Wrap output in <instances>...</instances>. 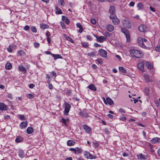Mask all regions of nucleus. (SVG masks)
I'll return each instance as SVG.
<instances>
[{"mask_svg":"<svg viewBox=\"0 0 160 160\" xmlns=\"http://www.w3.org/2000/svg\"><path fill=\"white\" fill-rule=\"evenodd\" d=\"M137 7L139 9H142L143 8V5L142 3L139 2L138 4Z\"/></svg>","mask_w":160,"mask_h":160,"instance_id":"58836bf2","label":"nucleus"},{"mask_svg":"<svg viewBox=\"0 0 160 160\" xmlns=\"http://www.w3.org/2000/svg\"><path fill=\"white\" fill-rule=\"evenodd\" d=\"M8 51L10 52H11L12 51V46L10 45L7 48Z\"/></svg>","mask_w":160,"mask_h":160,"instance_id":"ea45409f","label":"nucleus"},{"mask_svg":"<svg viewBox=\"0 0 160 160\" xmlns=\"http://www.w3.org/2000/svg\"><path fill=\"white\" fill-rule=\"evenodd\" d=\"M22 140V138L21 137H18L15 139V141L19 143Z\"/></svg>","mask_w":160,"mask_h":160,"instance_id":"72a5a7b5","label":"nucleus"},{"mask_svg":"<svg viewBox=\"0 0 160 160\" xmlns=\"http://www.w3.org/2000/svg\"><path fill=\"white\" fill-rule=\"evenodd\" d=\"M61 122H63L64 124L66 125V120L64 118H62V119Z\"/></svg>","mask_w":160,"mask_h":160,"instance_id":"bf43d9fd","label":"nucleus"},{"mask_svg":"<svg viewBox=\"0 0 160 160\" xmlns=\"http://www.w3.org/2000/svg\"><path fill=\"white\" fill-rule=\"evenodd\" d=\"M109 12L110 13H115V8L113 6H110L109 9Z\"/></svg>","mask_w":160,"mask_h":160,"instance_id":"2f4dec72","label":"nucleus"},{"mask_svg":"<svg viewBox=\"0 0 160 160\" xmlns=\"http://www.w3.org/2000/svg\"><path fill=\"white\" fill-rule=\"evenodd\" d=\"M35 85L33 84H30L29 85V87L30 88H32Z\"/></svg>","mask_w":160,"mask_h":160,"instance_id":"774afa93","label":"nucleus"},{"mask_svg":"<svg viewBox=\"0 0 160 160\" xmlns=\"http://www.w3.org/2000/svg\"><path fill=\"white\" fill-rule=\"evenodd\" d=\"M83 127L86 132L88 134H90L91 131V128L87 125H83Z\"/></svg>","mask_w":160,"mask_h":160,"instance_id":"9b49d317","label":"nucleus"},{"mask_svg":"<svg viewBox=\"0 0 160 160\" xmlns=\"http://www.w3.org/2000/svg\"><path fill=\"white\" fill-rule=\"evenodd\" d=\"M76 150L77 152L78 153H80L82 152V149L81 148L77 147L76 148Z\"/></svg>","mask_w":160,"mask_h":160,"instance_id":"c03bdc74","label":"nucleus"},{"mask_svg":"<svg viewBox=\"0 0 160 160\" xmlns=\"http://www.w3.org/2000/svg\"><path fill=\"white\" fill-rule=\"evenodd\" d=\"M33 129L32 127H29L26 130L27 133L29 134H32L33 132Z\"/></svg>","mask_w":160,"mask_h":160,"instance_id":"a211bd4d","label":"nucleus"},{"mask_svg":"<svg viewBox=\"0 0 160 160\" xmlns=\"http://www.w3.org/2000/svg\"><path fill=\"white\" fill-rule=\"evenodd\" d=\"M86 37L88 40L91 41L92 40V37L90 35H87Z\"/></svg>","mask_w":160,"mask_h":160,"instance_id":"4d7b16f0","label":"nucleus"},{"mask_svg":"<svg viewBox=\"0 0 160 160\" xmlns=\"http://www.w3.org/2000/svg\"><path fill=\"white\" fill-rule=\"evenodd\" d=\"M112 20V23L114 25H117L119 23V20L117 17Z\"/></svg>","mask_w":160,"mask_h":160,"instance_id":"5701e85b","label":"nucleus"},{"mask_svg":"<svg viewBox=\"0 0 160 160\" xmlns=\"http://www.w3.org/2000/svg\"><path fill=\"white\" fill-rule=\"evenodd\" d=\"M18 116L20 119L22 121L25 120L26 119L25 116L23 115H19Z\"/></svg>","mask_w":160,"mask_h":160,"instance_id":"f704fd0d","label":"nucleus"},{"mask_svg":"<svg viewBox=\"0 0 160 160\" xmlns=\"http://www.w3.org/2000/svg\"><path fill=\"white\" fill-rule=\"evenodd\" d=\"M8 109L7 106L3 103L0 102V110L6 111Z\"/></svg>","mask_w":160,"mask_h":160,"instance_id":"ddd939ff","label":"nucleus"},{"mask_svg":"<svg viewBox=\"0 0 160 160\" xmlns=\"http://www.w3.org/2000/svg\"><path fill=\"white\" fill-rule=\"evenodd\" d=\"M60 25L62 28L65 29L66 28V26L64 22H61Z\"/></svg>","mask_w":160,"mask_h":160,"instance_id":"49530a36","label":"nucleus"},{"mask_svg":"<svg viewBox=\"0 0 160 160\" xmlns=\"http://www.w3.org/2000/svg\"><path fill=\"white\" fill-rule=\"evenodd\" d=\"M151 142L152 143L160 142V138H154L151 140Z\"/></svg>","mask_w":160,"mask_h":160,"instance_id":"2eb2a0df","label":"nucleus"},{"mask_svg":"<svg viewBox=\"0 0 160 160\" xmlns=\"http://www.w3.org/2000/svg\"><path fill=\"white\" fill-rule=\"evenodd\" d=\"M65 109L63 112L64 114L67 116L68 115L70 110L71 108V106L67 102H64Z\"/></svg>","mask_w":160,"mask_h":160,"instance_id":"20e7f679","label":"nucleus"},{"mask_svg":"<svg viewBox=\"0 0 160 160\" xmlns=\"http://www.w3.org/2000/svg\"><path fill=\"white\" fill-rule=\"evenodd\" d=\"M18 53L19 55L22 56L25 54V52L22 50H20L18 52Z\"/></svg>","mask_w":160,"mask_h":160,"instance_id":"7c9ffc66","label":"nucleus"},{"mask_svg":"<svg viewBox=\"0 0 160 160\" xmlns=\"http://www.w3.org/2000/svg\"><path fill=\"white\" fill-rule=\"evenodd\" d=\"M79 114L82 117H87L88 116L87 114L86 113L83 112H79Z\"/></svg>","mask_w":160,"mask_h":160,"instance_id":"4c0bfd02","label":"nucleus"},{"mask_svg":"<svg viewBox=\"0 0 160 160\" xmlns=\"http://www.w3.org/2000/svg\"><path fill=\"white\" fill-rule=\"evenodd\" d=\"M83 155L87 159H92L96 158L95 156L91 154L89 152H84L83 153Z\"/></svg>","mask_w":160,"mask_h":160,"instance_id":"0eeeda50","label":"nucleus"},{"mask_svg":"<svg viewBox=\"0 0 160 160\" xmlns=\"http://www.w3.org/2000/svg\"><path fill=\"white\" fill-rule=\"evenodd\" d=\"M18 155L21 158H22L24 157V154L23 151L21 150H19L18 152Z\"/></svg>","mask_w":160,"mask_h":160,"instance_id":"a878e982","label":"nucleus"},{"mask_svg":"<svg viewBox=\"0 0 160 160\" xmlns=\"http://www.w3.org/2000/svg\"><path fill=\"white\" fill-rule=\"evenodd\" d=\"M5 68L6 69L9 70L12 68V65L10 63L7 62Z\"/></svg>","mask_w":160,"mask_h":160,"instance_id":"cd10ccee","label":"nucleus"},{"mask_svg":"<svg viewBox=\"0 0 160 160\" xmlns=\"http://www.w3.org/2000/svg\"><path fill=\"white\" fill-rule=\"evenodd\" d=\"M97 52H92L89 53H88L87 55L88 56L90 57H93L95 56Z\"/></svg>","mask_w":160,"mask_h":160,"instance_id":"c756f323","label":"nucleus"},{"mask_svg":"<svg viewBox=\"0 0 160 160\" xmlns=\"http://www.w3.org/2000/svg\"><path fill=\"white\" fill-rule=\"evenodd\" d=\"M81 44L84 48H87L88 47V44L86 42H82Z\"/></svg>","mask_w":160,"mask_h":160,"instance_id":"603ef678","label":"nucleus"},{"mask_svg":"<svg viewBox=\"0 0 160 160\" xmlns=\"http://www.w3.org/2000/svg\"><path fill=\"white\" fill-rule=\"evenodd\" d=\"M96 38L97 42L100 43L102 42L106 39V38L103 36L96 37Z\"/></svg>","mask_w":160,"mask_h":160,"instance_id":"9d476101","label":"nucleus"},{"mask_svg":"<svg viewBox=\"0 0 160 160\" xmlns=\"http://www.w3.org/2000/svg\"><path fill=\"white\" fill-rule=\"evenodd\" d=\"M19 69L20 71L23 72L26 71V69L22 66L20 65L19 67Z\"/></svg>","mask_w":160,"mask_h":160,"instance_id":"473e14b6","label":"nucleus"},{"mask_svg":"<svg viewBox=\"0 0 160 160\" xmlns=\"http://www.w3.org/2000/svg\"><path fill=\"white\" fill-rule=\"evenodd\" d=\"M155 50L158 52H160V45H158L155 48Z\"/></svg>","mask_w":160,"mask_h":160,"instance_id":"864d4df0","label":"nucleus"},{"mask_svg":"<svg viewBox=\"0 0 160 160\" xmlns=\"http://www.w3.org/2000/svg\"><path fill=\"white\" fill-rule=\"evenodd\" d=\"M121 31L125 35L127 38V41L128 42H130V39L129 31L127 29L122 28H121Z\"/></svg>","mask_w":160,"mask_h":160,"instance_id":"7ed1b4c3","label":"nucleus"},{"mask_svg":"<svg viewBox=\"0 0 160 160\" xmlns=\"http://www.w3.org/2000/svg\"><path fill=\"white\" fill-rule=\"evenodd\" d=\"M31 29L32 31L33 32L35 33L37 32V28L35 27L32 26L31 28Z\"/></svg>","mask_w":160,"mask_h":160,"instance_id":"79ce46f5","label":"nucleus"},{"mask_svg":"<svg viewBox=\"0 0 160 160\" xmlns=\"http://www.w3.org/2000/svg\"><path fill=\"white\" fill-rule=\"evenodd\" d=\"M106 28L107 30L110 32L112 31L114 29L113 26L111 24L107 25L106 26Z\"/></svg>","mask_w":160,"mask_h":160,"instance_id":"dca6fc26","label":"nucleus"},{"mask_svg":"<svg viewBox=\"0 0 160 160\" xmlns=\"http://www.w3.org/2000/svg\"><path fill=\"white\" fill-rule=\"evenodd\" d=\"M52 56L53 57L55 60H56L57 59L62 58V56L60 54H52Z\"/></svg>","mask_w":160,"mask_h":160,"instance_id":"b1692460","label":"nucleus"},{"mask_svg":"<svg viewBox=\"0 0 160 160\" xmlns=\"http://www.w3.org/2000/svg\"><path fill=\"white\" fill-rule=\"evenodd\" d=\"M103 35L106 37H108L110 36L111 34L110 33L107 32H105L103 34Z\"/></svg>","mask_w":160,"mask_h":160,"instance_id":"37998d69","label":"nucleus"},{"mask_svg":"<svg viewBox=\"0 0 160 160\" xmlns=\"http://www.w3.org/2000/svg\"><path fill=\"white\" fill-rule=\"evenodd\" d=\"M119 71L122 73H126L127 72V71L123 67L120 66L119 67Z\"/></svg>","mask_w":160,"mask_h":160,"instance_id":"c85d7f7f","label":"nucleus"},{"mask_svg":"<svg viewBox=\"0 0 160 160\" xmlns=\"http://www.w3.org/2000/svg\"><path fill=\"white\" fill-rule=\"evenodd\" d=\"M98 53L99 55L101 57H105L107 56V52L106 51L102 49H100L98 51Z\"/></svg>","mask_w":160,"mask_h":160,"instance_id":"6e6552de","label":"nucleus"},{"mask_svg":"<svg viewBox=\"0 0 160 160\" xmlns=\"http://www.w3.org/2000/svg\"><path fill=\"white\" fill-rule=\"evenodd\" d=\"M47 40L48 42V43L50 44L51 43V38L49 37H47Z\"/></svg>","mask_w":160,"mask_h":160,"instance_id":"680f3d73","label":"nucleus"},{"mask_svg":"<svg viewBox=\"0 0 160 160\" xmlns=\"http://www.w3.org/2000/svg\"><path fill=\"white\" fill-rule=\"evenodd\" d=\"M138 42L139 46L143 48L146 47V45L147 43V40L145 38L139 37L138 39Z\"/></svg>","mask_w":160,"mask_h":160,"instance_id":"f03ea898","label":"nucleus"},{"mask_svg":"<svg viewBox=\"0 0 160 160\" xmlns=\"http://www.w3.org/2000/svg\"><path fill=\"white\" fill-rule=\"evenodd\" d=\"M139 30L141 32H144L147 31L146 26L144 24L140 25L138 28Z\"/></svg>","mask_w":160,"mask_h":160,"instance_id":"1a4fd4ad","label":"nucleus"},{"mask_svg":"<svg viewBox=\"0 0 160 160\" xmlns=\"http://www.w3.org/2000/svg\"><path fill=\"white\" fill-rule=\"evenodd\" d=\"M122 21L124 26L127 28H130L131 26V24L129 21L125 19H122Z\"/></svg>","mask_w":160,"mask_h":160,"instance_id":"423d86ee","label":"nucleus"},{"mask_svg":"<svg viewBox=\"0 0 160 160\" xmlns=\"http://www.w3.org/2000/svg\"><path fill=\"white\" fill-rule=\"evenodd\" d=\"M109 18L113 20L117 18V16L114 13H111Z\"/></svg>","mask_w":160,"mask_h":160,"instance_id":"c9c22d12","label":"nucleus"},{"mask_svg":"<svg viewBox=\"0 0 160 160\" xmlns=\"http://www.w3.org/2000/svg\"><path fill=\"white\" fill-rule=\"evenodd\" d=\"M58 2L62 6H63L64 5V3L63 0H58Z\"/></svg>","mask_w":160,"mask_h":160,"instance_id":"a19ab883","label":"nucleus"},{"mask_svg":"<svg viewBox=\"0 0 160 160\" xmlns=\"http://www.w3.org/2000/svg\"><path fill=\"white\" fill-rule=\"evenodd\" d=\"M145 62V60H143L140 62L138 64V69L142 72H143L144 70V66Z\"/></svg>","mask_w":160,"mask_h":160,"instance_id":"39448f33","label":"nucleus"},{"mask_svg":"<svg viewBox=\"0 0 160 160\" xmlns=\"http://www.w3.org/2000/svg\"><path fill=\"white\" fill-rule=\"evenodd\" d=\"M69 151H73L74 152V153L75 154H77V151L76 149L73 148H70L69 149Z\"/></svg>","mask_w":160,"mask_h":160,"instance_id":"09e8293b","label":"nucleus"},{"mask_svg":"<svg viewBox=\"0 0 160 160\" xmlns=\"http://www.w3.org/2000/svg\"><path fill=\"white\" fill-rule=\"evenodd\" d=\"M93 145L96 147H97L98 146V144L97 142L95 141L93 142Z\"/></svg>","mask_w":160,"mask_h":160,"instance_id":"6e6d98bb","label":"nucleus"},{"mask_svg":"<svg viewBox=\"0 0 160 160\" xmlns=\"http://www.w3.org/2000/svg\"><path fill=\"white\" fill-rule=\"evenodd\" d=\"M30 29L28 25H26L24 27V30L25 31H28Z\"/></svg>","mask_w":160,"mask_h":160,"instance_id":"3c124183","label":"nucleus"},{"mask_svg":"<svg viewBox=\"0 0 160 160\" xmlns=\"http://www.w3.org/2000/svg\"><path fill=\"white\" fill-rule=\"evenodd\" d=\"M106 102L107 103H108L109 105H112L113 103V100L109 97H108L106 98Z\"/></svg>","mask_w":160,"mask_h":160,"instance_id":"f3484780","label":"nucleus"},{"mask_svg":"<svg viewBox=\"0 0 160 160\" xmlns=\"http://www.w3.org/2000/svg\"><path fill=\"white\" fill-rule=\"evenodd\" d=\"M144 77L146 81L147 82H151L152 81V80L150 78V77L147 74H145L144 75Z\"/></svg>","mask_w":160,"mask_h":160,"instance_id":"4be33fe9","label":"nucleus"},{"mask_svg":"<svg viewBox=\"0 0 160 160\" xmlns=\"http://www.w3.org/2000/svg\"><path fill=\"white\" fill-rule=\"evenodd\" d=\"M145 64L146 66L149 69H151L153 68V66L151 62L146 61Z\"/></svg>","mask_w":160,"mask_h":160,"instance_id":"6ab92c4d","label":"nucleus"},{"mask_svg":"<svg viewBox=\"0 0 160 160\" xmlns=\"http://www.w3.org/2000/svg\"><path fill=\"white\" fill-rule=\"evenodd\" d=\"M62 20L63 21L65 22L67 24H69L70 22L68 18L65 16H62Z\"/></svg>","mask_w":160,"mask_h":160,"instance_id":"aec40b11","label":"nucleus"},{"mask_svg":"<svg viewBox=\"0 0 160 160\" xmlns=\"http://www.w3.org/2000/svg\"><path fill=\"white\" fill-rule=\"evenodd\" d=\"M34 46L36 48H38L39 46V44L38 42H35L34 43Z\"/></svg>","mask_w":160,"mask_h":160,"instance_id":"5fc2aeb1","label":"nucleus"},{"mask_svg":"<svg viewBox=\"0 0 160 160\" xmlns=\"http://www.w3.org/2000/svg\"><path fill=\"white\" fill-rule=\"evenodd\" d=\"M48 88L50 89H52L53 88L52 84L49 83L48 84Z\"/></svg>","mask_w":160,"mask_h":160,"instance_id":"0e129e2a","label":"nucleus"},{"mask_svg":"<svg viewBox=\"0 0 160 160\" xmlns=\"http://www.w3.org/2000/svg\"><path fill=\"white\" fill-rule=\"evenodd\" d=\"M134 2H131L129 3V6L130 7H133L134 5Z\"/></svg>","mask_w":160,"mask_h":160,"instance_id":"052dcab7","label":"nucleus"},{"mask_svg":"<svg viewBox=\"0 0 160 160\" xmlns=\"http://www.w3.org/2000/svg\"><path fill=\"white\" fill-rule=\"evenodd\" d=\"M40 27L43 29H45V28H48L49 27V26L48 25L46 24H42L41 25Z\"/></svg>","mask_w":160,"mask_h":160,"instance_id":"e433bc0d","label":"nucleus"},{"mask_svg":"<svg viewBox=\"0 0 160 160\" xmlns=\"http://www.w3.org/2000/svg\"><path fill=\"white\" fill-rule=\"evenodd\" d=\"M27 97L30 99H32L33 97L34 96L31 93H29L27 95Z\"/></svg>","mask_w":160,"mask_h":160,"instance_id":"a18cd8bd","label":"nucleus"},{"mask_svg":"<svg viewBox=\"0 0 160 160\" xmlns=\"http://www.w3.org/2000/svg\"><path fill=\"white\" fill-rule=\"evenodd\" d=\"M28 126V122L27 121L22 122L20 123L19 125V127L21 129H23L26 128Z\"/></svg>","mask_w":160,"mask_h":160,"instance_id":"f8f14e48","label":"nucleus"},{"mask_svg":"<svg viewBox=\"0 0 160 160\" xmlns=\"http://www.w3.org/2000/svg\"><path fill=\"white\" fill-rule=\"evenodd\" d=\"M91 22L92 24L93 25H95L96 23V20L93 18L91 19Z\"/></svg>","mask_w":160,"mask_h":160,"instance_id":"8fccbe9b","label":"nucleus"},{"mask_svg":"<svg viewBox=\"0 0 160 160\" xmlns=\"http://www.w3.org/2000/svg\"><path fill=\"white\" fill-rule=\"evenodd\" d=\"M7 97L11 99L12 98V95L11 94L8 93V94Z\"/></svg>","mask_w":160,"mask_h":160,"instance_id":"69168bd1","label":"nucleus"},{"mask_svg":"<svg viewBox=\"0 0 160 160\" xmlns=\"http://www.w3.org/2000/svg\"><path fill=\"white\" fill-rule=\"evenodd\" d=\"M129 52L132 57L137 58H141L143 55V53L135 49L130 50Z\"/></svg>","mask_w":160,"mask_h":160,"instance_id":"f257e3e1","label":"nucleus"},{"mask_svg":"<svg viewBox=\"0 0 160 160\" xmlns=\"http://www.w3.org/2000/svg\"><path fill=\"white\" fill-rule=\"evenodd\" d=\"M75 143V142L72 140H69L67 142V145L69 146H73Z\"/></svg>","mask_w":160,"mask_h":160,"instance_id":"412c9836","label":"nucleus"},{"mask_svg":"<svg viewBox=\"0 0 160 160\" xmlns=\"http://www.w3.org/2000/svg\"><path fill=\"white\" fill-rule=\"evenodd\" d=\"M76 26L78 28H82V27L81 24L79 23H77L76 24Z\"/></svg>","mask_w":160,"mask_h":160,"instance_id":"13d9d810","label":"nucleus"},{"mask_svg":"<svg viewBox=\"0 0 160 160\" xmlns=\"http://www.w3.org/2000/svg\"><path fill=\"white\" fill-rule=\"evenodd\" d=\"M55 10L56 11L55 12L56 14H61L62 13V10L60 8H59L58 6H56L55 7Z\"/></svg>","mask_w":160,"mask_h":160,"instance_id":"bb28decb","label":"nucleus"},{"mask_svg":"<svg viewBox=\"0 0 160 160\" xmlns=\"http://www.w3.org/2000/svg\"><path fill=\"white\" fill-rule=\"evenodd\" d=\"M150 10L153 12H155V10L154 8H152V7L150 6Z\"/></svg>","mask_w":160,"mask_h":160,"instance_id":"338daca9","label":"nucleus"},{"mask_svg":"<svg viewBox=\"0 0 160 160\" xmlns=\"http://www.w3.org/2000/svg\"><path fill=\"white\" fill-rule=\"evenodd\" d=\"M66 38L67 39L68 41L72 43H74L72 39L71 38H70L68 36Z\"/></svg>","mask_w":160,"mask_h":160,"instance_id":"de8ad7c7","label":"nucleus"},{"mask_svg":"<svg viewBox=\"0 0 160 160\" xmlns=\"http://www.w3.org/2000/svg\"><path fill=\"white\" fill-rule=\"evenodd\" d=\"M96 61L99 63H101L102 62V60L101 59H98Z\"/></svg>","mask_w":160,"mask_h":160,"instance_id":"e2e57ef3","label":"nucleus"},{"mask_svg":"<svg viewBox=\"0 0 160 160\" xmlns=\"http://www.w3.org/2000/svg\"><path fill=\"white\" fill-rule=\"evenodd\" d=\"M138 156V158L141 160H145L148 158L147 156L143 155L142 154H140Z\"/></svg>","mask_w":160,"mask_h":160,"instance_id":"4468645a","label":"nucleus"},{"mask_svg":"<svg viewBox=\"0 0 160 160\" xmlns=\"http://www.w3.org/2000/svg\"><path fill=\"white\" fill-rule=\"evenodd\" d=\"M88 88L90 90L93 91H96L97 88L93 84H91L88 86Z\"/></svg>","mask_w":160,"mask_h":160,"instance_id":"393cba45","label":"nucleus"}]
</instances>
